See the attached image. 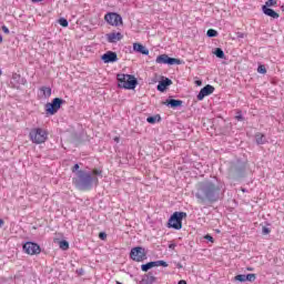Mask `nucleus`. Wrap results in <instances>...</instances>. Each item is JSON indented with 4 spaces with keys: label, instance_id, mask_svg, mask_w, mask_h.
Returning <instances> with one entry per match:
<instances>
[{
    "label": "nucleus",
    "instance_id": "nucleus-43",
    "mask_svg": "<svg viewBox=\"0 0 284 284\" xmlns=\"http://www.w3.org/2000/svg\"><path fill=\"white\" fill-rule=\"evenodd\" d=\"M0 43H3V37L0 36Z\"/></svg>",
    "mask_w": 284,
    "mask_h": 284
},
{
    "label": "nucleus",
    "instance_id": "nucleus-10",
    "mask_svg": "<svg viewBox=\"0 0 284 284\" xmlns=\"http://www.w3.org/2000/svg\"><path fill=\"white\" fill-rule=\"evenodd\" d=\"M23 250L27 254H30L31 256L34 254L41 253V246H39L37 243H33V242H27L23 245Z\"/></svg>",
    "mask_w": 284,
    "mask_h": 284
},
{
    "label": "nucleus",
    "instance_id": "nucleus-8",
    "mask_svg": "<svg viewBox=\"0 0 284 284\" xmlns=\"http://www.w3.org/2000/svg\"><path fill=\"white\" fill-rule=\"evenodd\" d=\"M156 63L168 64V65H181V60L176 58H170L168 54H161L156 58Z\"/></svg>",
    "mask_w": 284,
    "mask_h": 284
},
{
    "label": "nucleus",
    "instance_id": "nucleus-45",
    "mask_svg": "<svg viewBox=\"0 0 284 284\" xmlns=\"http://www.w3.org/2000/svg\"><path fill=\"white\" fill-rule=\"evenodd\" d=\"M114 141L119 142V138H115Z\"/></svg>",
    "mask_w": 284,
    "mask_h": 284
},
{
    "label": "nucleus",
    "instance_id": "nucleus-4",
    "mask_svg": "<svg viewBox=\"0 0 284 284\" xmlns=\"http://www.w3.org/2000/svg\"><path fill=\"white\" fill-rule=\"evenodd\" d=\"M29 138L32 143H36L37 145L45 143V141H48V131L41 128L32 129L29 133Z\"/></svg>",
    "mask_w": 284,
    "mask_h": 284
},
{
    "label": "nucleus",
    "instance_id": "nucleus-48",
    "mask_svg": "<svg viewBox=\"0 0 284 284\" xmlns=\"http://www.w3.org/2000/svg\"><path fill=\"white\" fill-rule=\"evenodd\" d=\"M1 74H2V72H1V70H0V77H1Z\"/></svg>",
    "mask_w": 284,
    "mask_h": 284
},
{
    "label": "nucleus",
    "instance_id": "nucleus-15",
    "mask_svg": "<svg viewBox=\"0 0 284 284\" xmlns=\"http://www.w3.org/2000/svg\"><path fill=\"white\" fill-rule=\"evenodd\" d=\"M262 11L266 14V17H271V19H278V17H281L278 12L274 11V9H271L267 6H263Z\"/></svg>",
    "mask_w": 284,
    "mask_h": 284
},
{
    "label": "nucleus",
    "instance_id": "nucleus-42",
    "mask_svg": "<svg viewBox=\"0 0 284 284\" xmlns=\"http://www.w3.org/2000/svg\"><path fill=\"white\" fill-rule=\"evenodd\" d=\"M281 10L282 12H284V3L281 6Z\"/></svg>",
    "mask_w": 284,
    "mask_h": 284
},
{
    "label": "nucleus",
    "instance_id": "nucleus-29",
    "mask_svg": "<svg viewBox=\"0 0 284 284\" xmlns=\"http://www.w3.org/2000/svg\"><path fill=\"white\" fill-rule=\"evenodd\" d=\"M257 72L260 74H267V69H265V65L261 64L258 68H257Z\"/></svg>",
    "mask_w": 284,
    "mask_h": 284
},
{
    "label": "nucleus",
    "instance_id": "nucleus-34",
    "mask_svg": "<svg viewBox=\"0 0 284 284\" xmlns=\"http://www.w3.org/2000/svg\"><path fill=\"white\" fill-rule=\"evenodd\" d=\"M236 121H243V115H241V112H237V115L235 116Z\"/></svg>",
    "mask_w": 284,
    "mask_h": 284
},
{
    "label": "nucleus",
    "instance_id": "nucleus-36",
    "mask_svg": "<svg viewBox=\"0 0 284 284\" xmlns=\"http://www.w3.org/2000/svg\"><path fill=\"white\" fill-rule=\"evenodd\" d=\"M262 233H263V234H270V229L264 226V227L262 229Z\"/></svg>",
    "mask_w": 284,
    "mask_h": 284
},
{
    "label": "nucleus",
    "instance_id": "nucleus-12",
    "mask_svg": "<svg viewBox=\"0 0 284 284\" xmlns=\"http://www.w3.org/2000/svg\"><path fill=\"white\" fill-rule=\"evenodd\" d=\"M214 92V87L207 84L201 89L200 93L197 94V101H203L205 97H210Z\"/></svg>",
    "mask_w": 284,
    "mask_h": 284
},
{
    "label": "nucleus",
    "instance_id": "nucleus-18",
    "mask_svg": "<svg viewBox=\"0 0 284 284\" xmlns=\"http://www.w3.org/2000/svg\"><path fill=\"white\" fill-rule=\"evenodd\" d=\"M163 104L170 105L171 108H181V105H183V101L171 99L163 102Z\"/></svg>",
    "mask_w": 284,
    "mask_h": 284
},
{
    "label": "nucleus",
    "instance_id": "nucleus-39",
    "mask_svg": "<svg viewBox=\"0 0 284 284\" xmlns=\"http://www.w3.org/2000/svg\"><path fill=\"white\" fill-rule=\"evenodd\" d=\"M195 83H196V85H202L203 84V82H201V80L195 81Z\"/></svg>",
    "mask_w": 284,
    "mask_h": 284
},
{
    "label": "nucleus",
    "instance_id": "nucleus-2",
    "mask_svg": "<svg viewBox=\"0 0 284 284\" xmlns=\"http://www.w3.org/2000/svg\"><path fill=\"white\" fill-rule=\"evenodd\" d=\"M195 196L201 204H204L205 201H209V203H216V201L223 199V190H221L220 185L212 182H202L197 186Z\"/></svg>",
    "mask_w": 284,
    "mask_h": 284
},
{
    "label": "nucleus",
    "instance_id": "nucleus-24",
    "mask_svg": "<svg viewBox=\"0 0 284 284\" xmlns=\"http://www.w3.org/2000/svg\"><path fill=\"white\" fill-rule=\"evenodd\" d=\"M60 250H69L70 248V243L68 241H60Z\"/></svg>",
    "mask_w": 284,
    "mask_h": 284
},
{
    "label": "nucleus",
    "instance_id": "nucleus-5",
    "mask_svg": "<svg viewBox=\"0 0 284 284\" xmlns=\"http://www.w3.org/2000/svg\"><path fill=\"white\" fill-rule=\"evenodd\" d=\"M187 216L185 212H174L169 219V227H173V230H181L183 227V219Z\"/></svg>",
    "mask_w": 284,
    "mask_h": 284
},
{
    "label": "nucleus",
    "instance_id": "nucleus-20",
    "mask_svg": "<svg viewBox=\"0 0 284 284\" xmlns=\"http://www.w3.org/2000/svg\"><path fill=\"white\" fill-rule=\"evenodd\" d=\"M40 91L43 92V97H45V99L52 97V89L50 87H42L40 88Z\"/></svg>",
    "mask_w": 284,
    "mask_h": 284
},
{
    "label": "nucleus",
    "instance_id": "nucleus-30",
    "mask_svg": "<svg viewBox=\"0 0 284 284\" xmlns=\"http://www.w3.org/2000/svg\"><path fill=\"white\" fill-rule=\"evenodd\" d=\"M59 23H60V26H62V28H68V20H67V19L61 18V19L59 20Z\"/></svg>",
    "mask_w": 284,
    "mask_h": 284
},
{
    "label": "nucleus",
    "instance_id": "nucleus-7",
    "mask_svg": "<svg viewBox=\"0 0 284 284\" xmlns=\"http://www.w3.org/2000/svg\"><path fill=\"white\" fill-rule=\"evenodd\" d=\"M130 258H132V261H135L136 263H141L145 261L146 258L145 248L141 246L133 247L130 252Z\"/></svg>",
    "mask_w": 284,
    "mask_h": 284
},
{
    "label": "nucleus",
    "instance_id": "nucleus-27",
    "mask_svg": "<svg viewBox=\"0 0 284 284\" xmlns=\"http://www.w3.org/2000/svg\"><path fill=\"white\" fill-rule=\"evenodd\" d=\"M246 281H248L250 283H253V281H256V274H254V273L247 274Z\"/></svg>",
    "mask_w": 284,
    "mask_h": 284
},
{
    "label": "nucleus",
    "instance_id": "nucleus-41",
    "mask_svg": "<svg viewBox=\"0 0 284 284\" xmlns=\"http://www.w3.org/2000/svg\"><path fill=\"white\" fill-rule=\"evenodd\" d=\"M39 1H43V0H32L33 3H39Z\"/></svg>",
    "mask_w": 284,
    "mask_h": 284
},
{
    "label": "nucleus",
    "instance_id": "nucleus-44",
    "mask_svg": "<svg viewBox=\"0 0 284 284\" xmlns=\"http://www.w3.org/2000/svg\"><path fill=\"white\" fill-rule=\"evenodd\" d=\"M3 225V220H0V226H2Z\"/></svg>",
    "mask_w": 284,
    "mask_h": 284
},
{
    "label": "nucleus",
    "instance_id": "nucleus-14",
    "mask_svg": "<svg viewBox=\"0 0 284 284\" xmlns=\"http://www.w3.org/2000/svg\"><path fill=\"white\" fill-rule=\"evenodd\" d=\"M121 39H123V34H121V32L106 33V40L109 43H116L118 41H121Z\"/></svg>",
    "mask_w": 284,
    "mask_h": 284
},
{
    "label": "nucleus",
    "instance_id": "nucleus-13",
    "mask_svg": "<svg viewBox=\"0 0 284 284\" xmlns=\"http://www.w3.org/2000/svg\"><path fill=\"white\" fill-rule=\"evenodd\" d=\"M102 61H104V63H114L119 61V58L115 52L109 51L102 55Z\"/></svg>",
    "mask_w": 284,
    "mask_h": 284
},
{
    "label": "nucleus",
    "instance_id": "nucleus-11",
    "mask_svg": "<svg viewBox=\"0 0 284 284\" xmlns=\"http://www.w3.org/2000/svg\"><path fill=\"white\" fill-rule=\"evenodd\" d=\"M168 267V263L165 261H156V262H149L146 264H143L141 266L142 272H148L149 270H152V267Z\"/></svg>",
    "mask_w": 284,
    "mask_h": 284
},
{
    "label": "nucleus",
    "instance_id": "nucleus-16",
    "mask_svg": "<svg viewBox=\"0 0 284 284\" xmlns=\"http://www.w3.org/2000/svg\"><path fill=\"white\" fill-rule=\"evenodd\" d=\"M172 85V80L165 78L164 80L160 81L158 84L159 92H165L168 90V87Z\"/></svg>",
    "mask_w": 284,
    "mask_h": 284
},
{
    "label": "nucleus",
    "instance_id": "nucleus-40",
    "mask_svg": "<svg viewBox=\"0 0 284 284\" xmlns=\"http://www.w3.org/2000/svg\"><path fill=\"white\" fill-rule=\"evenodd\" d=\"M178 284H187V282H185V280H181Z\"/></svg>",
    "mask_w": 284,
    "mask_h": 284
},
{
    "label": "nucleus",
    "instance_id": "nucleus-9",
    "mask_svg": "<svg viewBox=\"0 0 284 284\" xmlns=\"http://www.w3.org/2000/svg\"><path fill=\"white\" fill-rule=\"evenodd\" d=\"M104 20L110 26H123V18H121V16L118 13H106L104 16Z\"/></svg>",
    "mask_w": 284,
    "mask_h": 284
},
{
    "label": "nucleus",
    "instance_id": "nucleus-22",
    "mask_svg": "<svg viewBox=\"0 0 284 284\" xmlns=\"http://www.w3.org/2000/svg\"><path fill=\"white\" fill-rule=\"evenodd\" d=\"M214 54L217 59H225V52H223V49L221 48H216Z\"/></svg>",
    "mask_w": 284,
    "mask_h": 284
},
{
    "label": "nucleus",
    "instance_id": "nucleus-47",
    "mask_svg": "<svg viewBox=\"0 0 284 284\" xmlns=\"http://www.w3.org/2000/svg\"><path fill=\"white\" fill-rule=\"evenodd\" d=\"M248 270V272H252V268H247Z\"/></svg>",
    "mask_w": 284,
    "mask_h": 284
},
{
    "label": "nucleus",
    "instance_id": "nucleus-46",
    "mask_svg": "<svg viewBox=\"0 0 284 284\" xmlns=\"http://www.w3.org/2000/svg\"><path fill=\"white\" fill-rule=\"evenodd\" d=\"M116 284H122L121 282L116 281Z\"/></svg>",
    "mask_w": 284,
    "mask_h": 284
},
{
    "label": "nucleus",
    "instance_id": "nucleus-19",
    "mask_svg": "<svg viewBox=\"0 0 284 284\" xmlns=\"http://www.w3.org/2000/svg\"><path fill=\"white\" fill-rule=\"evenodd\" d=\"M255 141H256L257 145H264V143H267V140L265 139V134H263V133H256Z\"/></svg>",
    "mask_w": 284,
    "mask_h": 284
},
{
    "label": "nucleus",
    "instance_id": "nucleus-3",
    "mask_svg": "<svg viewBox=\"0 0 284 284\" xmlns=\"http://www.w3.org/2000/svg\"><path fill=\"white\" fill-rule=\"evenodd\" d=\"M116 79L119 88H124V90H134V88H136V83H139L136 78L131 74L119 73Z\"/></svg>",
    "mask_w": 284,
    "mask_h": 284
},
{
    "label": "nucleus",
    "instance_id": "nucleus-6",
    "mask_svg": "<svg viewBox=\"0 0 284 284\" xmlns=\"http://www.w3.org/2000/svg\"><path fill=\"white\" fill-rule=\"evenodd\" d=\"M65 103V100L61 98H55L52 100V102H49L45 104V112L47 114L54 115L61 110V106Z\"/></svg>",
    "mask_w": 284,
    "mask_h": 284
},
{
    "label": "nucleus",
    "instance_id": "nucleus-17",
    "mask_svg": "<svg viewBox=\"0 0 284 284\" xmlns=\"http://www.w3.org/2000/svg\"><path fill=\"white\" fill-rule=\"evenodd\" d=\"M133 50L134 52H140V54H145V55L150 54V50H148V48H145V45L141 43H134Z\"/></svg>",
    "mask_w": 284,
    "mask_h": 284
},
{
    "label": "nucleus",
    "instance_id": "nucleus-21",
    "mask_svg": "<svg viewBox=\"0 0 284 284\" xmlns=\"http://www.w3.org/2000/svg\"><path fill=\"white\" fill-rule=\"evenodd\" d=\"M142 281L144 283H146V284H152V283H154L156 281V277L151 275V274H149V275H145V277H143Z\"/></svg>",
    "mask_w": 284,
    "mask_h": 284
},
{
    "label": "nucleus",
    "instance_id": "nucleus-1",
    "mask_svg": "<svg viewBox=\"0 0 284 284\" xmlns=\"http://www.w3.org/2000/svg\"><path fill=\"white\" fill-rule=\"evenodd\" d=\"M99 176H103L101 169H93L91 172L80 170L75 173L72 182L78 190L87 192L88 190H92V185H99Z\"/></svg>",
    "mask_w": 284,
    "mask_h": 284
},
{
    "label": "nucleus",
    "instance_id": "nucleus-23",
    "mask_svg": "<svg viewBox=\"0 0 284 284\" xmlns=\"http://www.w3.org/2000/svg\"><path fill=\"white\" fill-rule=\"evenodd\" d=\"M146 121H148V123L154 124V123L161 121V115L149 116L146 119Z\"/></svg>",
    "mask_w": 284,
    "mask_h": 284
},
{
    "label": "nucleus",
    "instance_id": "nucleus-25",
    "mask_svg": "<svg viewBox=\"0 0 284 284\" xmlns=\"http://www.w3.org/2000/svg\"><path fill=\"white\" fill-rule=\"evenodd\" d=\"M206 36L212 38V37H219V31L214 30V29H209L206 32Z\"/></svg>",
    "mask_w": 284,
    "mask_h": 284
},
{
    "label": "nucleus",
    "instance_id": "nucleus-31",
    "mask_svg": "<svg viewBox=\"0 0 284 284\" xmlns=\"http://www.w3.org/2000/svg\"><path fill=\"white\" fill-rule=\"evenodd\" d=\"M99 239H101V241H105V239H108V234L105 232H100Z\"/></svg>",
    "mask_w": 284,
    "mask_h": 284
},
{
    "label": "nucleus",
    "instance_id": "nucleus-38",
    "mask_svg": "<svg viewBox=\"0 0 284 284\" xmlns=\"http://www.w3.org/2000/svg\"><path fill=\"white\" fill-rule=\"evenodd\" d=\"M237 37H239L240 39H243V38L245 37V34H244V33H237Z\"/></svg>",
    "mask_w": 284,
    "mask_h": 284
},
{
    "label": "nucleus",
    "instance_id": "nucleus-32",
    "mask_svg": "<svg viewBox=\"0 0 284 284\" xmlns=\"http://www.w3.org/2000/svg\"><path fill=\"white\" fill-rule=\"evenodd\" d=\"M2 32H4V34H10V29H8L6 26H2Z\"/></svg>",
    "mask_w": 284,
    "mask_h": 284
},
{
    "label": "nucleus",
    "instance_id": "nucleus-28",
    "mask_svg": "<svg viewBox=\"0 0 284 284\" xmlns=\"http://www.w3.org/2000/svg\"><path fill=\"white\" fill-rule=\"evenodd\" d=\"M276 3H277V0H267L264 6H266V8H272L276 6Z\"/></svg>",
    "mask_w": 284,
    "mask_h": 284
},
{
    "label": "nucleus",
    "instance_id": "nucleus-37",
    "mask_svg": "<svg viewBox=\"0 0 284 284\" xmlns=\"http://www.w3.org/2000/svg\"><path fill=\"white\" fill-rule=\"evenodd\" d=\"M176 247V244L175 243H171L170 245H169V250H174Z\"/></svg>",
    "mask_w": 284,
    "mask_h": 284
},
{
    "label": "nucleus",
    "instance_id": "nucleus-33",
    "mask_svg": "<svg viewBox=\"0 0 284 284\" xmlns=\"http://www.w3.org/2000/svg\"><path fill=\"white\" fill-rule=\"evenodd\" d=\"M204 239L211 243H214V237H212V235H205Z\"/></svg>",
    "mask_w": 284,
    "mask_h": 284
},
{
    "label": "nucleus",
    "instance_id": "nucleus-26",
    "mask_svg": "<svg viewBox=\"0 0 284 284\" xmlns=\"http://www.w3.org/2000/svg\"><path fill=\"white\" fill-rule=\"evenodd\" d=\"M234 281H239L240 283H245L246 275L240 274L234 277Z\"/></svg>",
    "mask_w": 284,
    "mask_h": 284
},
{
    "label": "nucleus",
    "instance_id": "nucleus-35",
    "mask_svg": "<svg viewBox=\"0 0 284 284\" xmlns=\"http://www.w3.org/2000/svg\"><path fill=\"white\" fill-rule=\"evenodd\" d=\"M79 164H74V166L72 168V172H75V174H77V172H79Z\"/></svg>",
    "mask_w": 284,
    "mask_h": 284
}]
</instances>
